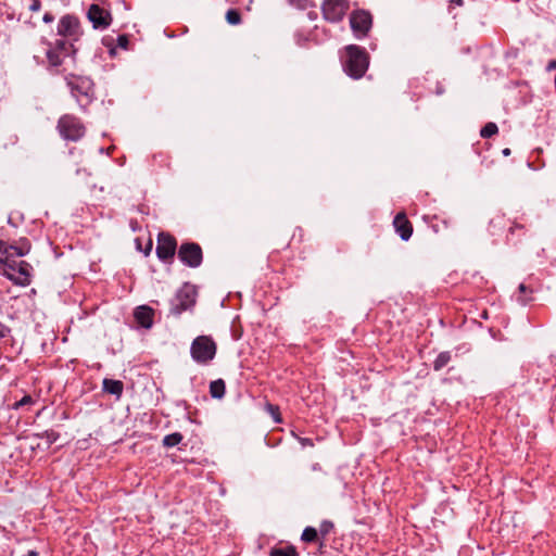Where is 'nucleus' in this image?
<instances>
[{
  "label": "nucleus",
  "mask_w": 556,
  "mask_h": 556,
  "mask_svg": "<svg viewBox=\"0 0 556 556\" xmlns=\"http://www.w3.org/2000/svg\"><path fill=\"white\" fill-rule=\"evenodd\" d=\"M176 240L168 233L161 232L157 237L156 255L160 260L170 261L176 251Z\"/></svg>",
  "instance_id": "11"
},
{
  "label": "nucleus",
  "mask_w": 556,
  "mask_h": 556,
  "mask_svg": "<svg viewBox=\"0 0 556 556\" xmlns=\"http://www.w3.org/2000/svg\"><path fill=\"white\" fill-rule=\"evenodd\" d=\"M396 232L402 240L407 241L413 233V227L404 213H399L393 220Z\"/></svg>",
  "instance_id": "13"
},
{
  "label": "nucleus",
  "mask_w": 556,
  "mask_h": 556,
  "mask_svg": "<svg viewBox=\"0 0 556 556\" xmlns=\"http://www.w3.org/2000/svg\"><path fill=\"white\" fill-rule=\"evenodd\" d=\"M60 135L66 140L76 141L85 135V127L73 115H63L58 123Z\"/></svg>",
  "instance_id": "4"
},
{
  "label": "nucleus",
  "mask_w": 556,
  "mask_h": 556,
  "mask_svg": "<svg viewBox=\"0 0 556 556\" xmlns=\"http://www.w3.org/2000/svg\"><path fill=\"white\" fill-rule=\"evenodd\" d=\"M518 289H519V292L522 294L526 293L528 290V288L525 283H520Z\"/></svg>",
  "instance_id": "36"
},
{
  "label": "nucleus",
  "mask_w": 556,
  "mask_h": 556,
  "mask_svg": "<svg viewBox=\"0 0 556 556\" xmlns=\"http://www.w3.org/2000/svg\"><path fill=\"white\" fill-rule=\"evenodd\" d=\"M210 393L212 397L222 399L225 394V382L222 379L212 381L210 384Z\"/></svg>",
  "instance_id": "17"
},
{
  "label": "nucleus",
  "mask_w": 556,
  "mask_h": 556,
  "mask_svg": "<svg viewBox=\"0 0 556 556\" xmlns=\"http://www.w3.org/2000/svg\"><path fill=\"white\" fill-rule=\"evenodd\" d=\"M179 260L189 267H198L202 263V249L199 244L182 243L178 250Z\"/></svg>",
  "instance_id": "8"
},
{
  "label": "nucleus",
  "mask_w": 556,
  "mask_h": 556,
  "mask_svg": "<svg viewBox=\"0 0 556 556\" xmlns=\"http://www.w3.org/2000/svg\"><path fill=\"white\" fill-rule=\"evenodd\" d=\"M452 2L459 7L463 5V3H464L463 0H452Z\"/></svg>",
  "instance_id": "38"
},
{
  "label": "nucleus",
  "mask_w": 556,
  "mask_h": 556,
  "mask_svg": "<svg viewBox=\"0 0 556 556\" xmlns=\"http://www.w3.org/2000/svg\"><path fill=\"white\" fill-rule=\"evenodd\" d=\"M80 34V25L77 17L70 14L61 17L58 24V35L75 41L78 40Z\"/></svg>",
  "instance_id": "9"
},
{
  "label": "nucleus",
  "mask_w": 556,
  "mask_h": 556,
  "mask_svg": "<svg viewBox=\"0 0 556 556\" xmlns=\"http://www.w3.org/2000/svg\"><path fill=\"white\" fill-rule=\"evenodd\" d=\"M346 52L345 72L353 78H361L368 68L367 53L357 46H349Z\"/></svg>",
  "instance_id": "2"
},
{
  "label": "nucleus",
  "mask_w": 556,
  "mask_h": 556,
  "mask_svg": "<svg viewBox=\"0 0 556 556\" xmlns=\"http://www.w3.org/2000/svg\"><path fill=\"white\" fill-rule=\"evenodd\" d=\"M0 253L5 255V253H9L8 243L3 240H0Z\"/></svg>",
  "instance_id": "29"
},
{
  "label": "nucleus",
  "mask_w": 556,
  "mask_h": 556,
  "mask_svg": "<svg viewBox=\"0 0 556 556\" xmlns=\"http://www.w3.org/2000/svg\"><path fill=\"white\" fill-rule=\"evenodd\" d=\"M350 24L357 38L365 37L371 27V15L366 11H355L351 14Z\"/></svg>",
  "instance_id": "10"
},
{
  "label": "nucleus",
  "mask_w": 556,
  "mask_h": 556,
  "mask_svg": "<svg viewBox=\"0 0 556 556\" xmlns=\"http://www.w3.org/2000/svg\"><path fill=\"white\" fill-rule=\"evenodd\" d=\"M71 87H72V93L75 98H77V100L79 101V94H84L86 97H89V88H79V87H76L74 86L73 84H71Z\"/></svg>",
  "instance_id": "26"
},
{
  "label": "nucleus",
  "mask_w": 556,
  "mask_h": 556,
  "mask_svg": "<svg viewBox=\"0 0 556 556\" xmlns=\"http://www.w3.org/2000/svg\"><path fill=\"white\" fill-rule=\"evenodd\" d=\"M321 9L326 21L337 23L344 17L349 10V4L345 0H326Z\"/></svg>",
  "instance_id": "7"
},
{
  "label": "nucleus",
  "mask_w": 556,
  "mask_h": 556,
  "mask_svg": "<svg viewBox=\"0 0 556 556\" xmlns=\"http://www.w3.org/2000/svg\"><path fill=\"white\" fill-rule=\"evenodd\" d=\"M318 532L315 528L306 527L302 533L301 539L304 542H313L317 539Z\"/></svg>",
  "instance_id": "21"
},
{
  "label": "nucleus",
  "mask_w": 556,
  "mask_h": 556,
  "mask_svg": "<svg viewBox=\"0 0 556 556\" xmlns=\"http://www.w3.org/2000/svg\"><path fill=\"white\" fill-rule=\"evenodd\" d=\"M451 361L450 352H442L438 355L435 361L433 362V368L435 370L442 369L447 363Z\"/></svg>",
  "instance_id": "19"
},
{
  "label": "nucleus",
  "mask_w": 556,
  "mask_h": 556,
  "mask_svg": "<svg viewBox=\"0 0 556 556\" xmlns=\"http://www.w3.org/2000/svg\"><path fill=\"white\" fill-rule=\"evenodd\" d=\"M269 408H270V410H271V415L274 416L275 420H276L277 422H279V421H280V419H279L278 414H277V408H275V407H274V406H271V405L269 406Z\"/></svg>",
  "instance_id": "32"
},
{
  "label": "nucleus",
  "mask_w": 556,
  "mask_h": 556,
  "mask_svg": "<svg viewBox=\"0 0 556 556\" xmlns=\"http://www.w3.org/2000/svg\"><path fill=\"white\" fill-rule=\"evenodd\" d=\"M135 318L144 328H150L153 324V309L149 306H139L135 311Z\"/></svg>",
  "instance_id": "15"
},
{
  "label": "nucleus",
  "mask_w": 556,
  "mask_h": 556,
  "mask_svg": "<svg viewBox=\"0 0 556 556\" xmlns=\"http://www.w3.org/2000/svg\"><path fill=\"white\" fill-rule=\"evenodd\" d=\"M226 20L231 25H238L241 22V16L237 10L230 9L226 13Z\"/></svg>",
  "instance_id": "23"
},
{
  "label": "nucleus",
  "mask_w": 556,
  "mask_h": 556,
  "mask_svg": "<svg viewBox=\"0 0 556 556\" xmlns=\"http://www.w3.org/2000/svg\"><path fill=\"white\" fill-rule=\"evenodd\" d=\"M498 128L494 123H488L480 131L482 138H490L497 132Z\"/></svg>",
  "instance_id": "22"
},
{
  "label": "nucleus",
  "mask_w": 556,
  "mask_h": 556,
  "mask_svg": "<svg viewBox=\"0 0 556 556\" xmlns=\"http://www.w3.org/2000/svg\"><path fill=\"white\" fill-rule=\"evenodd\" d=\"M56 438H58V435H56L55 433H53V432L49 433V434H48V441H49V443L54 442V441L56 440Z\"/></svg>",
  "instance_id": "34"
},
{
  "label": "nucleus",
  "mask_w": 556,
  "mask_h": 556,
  "mask_svg": "<svg viewBox=\"0 0 556 556\" xmlns=\"http://www.w3.org/2000/svg\"><path fill=\"white\" fill-rule=\"evenodd\" d=\"M7 331H8L7 328H4L3 326L0 325V338L5 337Z\"/></svg>",
  "instance_id": "37"
},
{
  "label": "nucleus",
  "mask_w": 556,
  "mask_h": 556,
  "mask_svg": "<svg viewBox=\"0 0 556 556\" xmlns=\"http://www.w3.org/2000/svg\"><path fill=\"white\" fill-rule=\"evenodd\" d=\"M269 556H299L293 546L274 547L269 552Z\"/></svg>",
  "instance_id": "18"
},
{
  "label": "nucleus",
  "mask_w": 556,
  "mask_h": 556,
  "mask_svg": "<svg viewBox=\"0 0 556 556\" xmlns=\"http://www.w3.org/2000/svg\"><path fill=\"white\" fill-rule=\"evenodd\" d=\"M87 16L94 28H106L111 24V14L100 8L98 4H91L88 9Z\"/></svg>",
  "instance_id": "12"
},
{
  "label": "nucleus",
  "mask_w": 556,
  "mask_h": 556,
  "mask_svg": "<svg viewBox=\"0 0 556 556\" xmlns=\"http://www.w3.org/2000/svg\"><path fill=\"white\" fill-rule=\"evenodd\" d=\"M503 153H504V155H508L510 153V150L506 148L503 150Z\"/></svg>",
  "instance_id": "39"
},
{
  "label": "nucleus",
  "mask_w": 556,
  "mask_h": 556,
  "mask_svg": "<svg viewBox=\"0 0 556 556\" xmlns=\"http://www.w3.org/2000/svg\"><path fill=\"white\" fill-rule=\"evenodd\" d=\"M128 43V39L126 36L122 35L118 37V46L122 48H126Z\"/></svg>",
  "instance_id": "30"
},
{
  "label": "nucleus",
  "mask_w": 556,
  "mask_h": 556,
  "mask_svg": "<svg viewBox=\"0 0 556 556\" xmlns=\"http://www.w3.org/2000/svg\"><path fill=\"white\" fill-rule=\"evenodd\" d=\"M181 440H182V435L179 432H174V433L166 435L163 439V444L166 447H173V446H176L177 444H179L181 442Z\"/></svg>",
  "instance_id": "20"
},
{
  "label": "nucleus",
  "mask_w": 556,
  "mask_h": 556,
  "mask_svg": "<svg viewBox=\"0 0 556 556\" xmlns=\"http://www.w3.org/2000/svg\"><path fill=\"white\" fill-rule=\"evenodd\" d=\"M3 261H4V258H2V257H1V258H0V270L2 269V266H3V264H4V262H3Z\"/></svg>",
  "instance_id": "40"
},
{
  "label": "nucleus",
  "mask_w": 556,
  "mask_h": 556,
  "mask_svg": "<svg viewBox=\"0 0 556 556\" xmlns=\"http://www.w3.org/2000/svg\"><path fill=\"white\" fill-rule=\"evenodd\" d=\"M288 2L290 5L299 10H305L312 7V0H288Z\"/></svg>",
  "instance_id": "24"
},
{
  "label": "nucleus",
  "mask_w": 556,
  "mask_h": 556,
  "mask_svg": "<svg viewBox=\"0 0 556 556\" xmlns=\"http://www.w3.org/2000/svg\"><path fill=\"white\" fill-rule=\"evenodd\" d=\"M195 290L190 285H185L178 290L170 307V313L180 315L184 311L192 307L195 302Z\"/></svg>",
  "instance_id": "5"
},
{
  "label": "nucleus",
  "mask_w": 556,
  "mask_h": 556,
  "mask_svg": "<svg viewBox=\"0 0 556 556\" xmlns=\"http://www.w3.org/2000/svg\"><path fill=\"white\" fill-rule=\"evenodd\" d=\"M33 403H34L33 397L30 395H25L20 401L14 403L13 408L18 409L25 405H31Z\"/></svg>",
  "instance_id": "25"
},
{
  "label": "nucleus",
  "mask_w": 556,
  "mask_h": 556,
  "mask_svg": "<svg viewBox=\"0 0 556 556\" xmlns=\"http://www.w3.org/2000/svg\"><path fill=\"white\" fill-rule=\"evenodd\" d=\"M74 53V46L70 40L58 39L53 47L47 51V59L50 65L59 66L62 64L64 58Z\"/></svg>",
  "instance_id": "6"
},
{
  "label": "nucleus",
  "mask_w": 556,
  "mask_h": 556,
  "mask_svg": "<svg viewBox=\"0 0 556 556\" xmlns=\"http://www.w3.org/2000/svg\"><path fill=\"white\" fill-rule=\"evenodd\" d=\"M41 9V2L40 0H33L30 5H29V10L31 12H37Z\"/></svg>",
  "instance_id": "28"
},
{
  "label": "nucleus",
  "mask_w": 556,
  "mask_h": 556,
  "mask_svg": "<svg viewBox=\"0 0 556 556\" xmlns=\"http://www.w3.org/2000/svg\"><path fill=\"white\" fill-rule=\"evenodd\" d=\"M333 528V523L331 521L325 520L320 523L319 532L323 536H326Z\"/></svg>",
  "instance_id": "27"
},
{
  "label": "nucleus",
  "mask_w": 556,
  "mask_h": 556,
  "mask_svg": "<svg viewBox=\"0 0 556 556\" xmlns=\"http://www.w3.org/2000/svg\"><path fill=\"white\" fill-rule=\"evenodd\" d=\"M9 253L3 258L14 260V256H24L30 251V243L26 239L20 240L17 244H8Z\"/></svg>",
  "instance_id": "14"
},
{
  "label": "nucleus",
  "mask_w": 556,
  "mask_h": 556,
  "mask_svg": "<svg viewBox=\"0 0 556 556\" xmlns=\"http://www.w3.org/2000/svg\"><path fill=\"white\" fill-rule=\"evenodd\" d=\"M531 299L530 298H526V296H519L518 298V301L521 303V304H527Z\"/></svg>",
  "instance_id": "35"
},
{
  "label": "nucleus",
  "mask_w": 556,
  "mask_h": 556,
  "mask_svg": "<svg viewBox=\"0 0 556 556\" xmlns=\"http://www.w3.org/2000/svg\"><path fill=\"white\" fill-rule=\"evenodd\" d=\"M42 20H43V22H45V23H52V22H53V20H54V17H53V15H52L51 13H46V14L43 15V18H42Z\"/></svg>",
  "instance_id": "31"
},
{
  "label": "nucleus",
  "mask_w": 556,
  "mask_h": 556,
  "mask_svg": "<svg viewBox=\"0 0 556 556\" xmlns=\"http://www.w3.org/2000/svg\"><path fill=\"white\" fill-rule=\"evenodd\" d=\"M216 354V344L212 338L200 336L191 344V356L200 364H206L214 358Z\"/></svg>",
  "instance_id": "3"
},
{
  "label": "nucleus",
  "mask_w": 556,
  "mask_h": 556,
  "mask_svg": "<svg viewBox=\"0 0 556 556\" xmlns=\"http://www.w3.org/2000/svg\"><path fill=\"white\" fill-rule=\"evenodd\" d=\"M547 71L556 70V60H552L546 67Z\"/></svg>",
  "instance_id": "33"
},
{
  "label": "nucleus",
  "mask_w": 556,
  "mask_h": 556,
  "mask_svg": "<svg viewBox=\"0 0 556 556\" xmlns=\"http://www.w3.org/2000/svg\"><path fill=\"white\" fill-rule=\"evenodd\" d=\"M1 273L15 285L26 287L30 283L31 266L24 262H16L15 260L4 258Z\"/></svg>",
  "instance_id": "1"
},
{
  "label": "nucleus",
  "mask_w": 556,
  "mask_h": 556,
  "mask_svg": "<svg viewBox=\"0 0 556 556\" xmlns=\"http://www.w3.org/2000/svg\"><path fill=\"white\" fill-rule=\"evenodd\" d=\"M102 384L104 392L113 394L117 399L122 396L124 390V384L122 381L105 378Z\"/></svg>",
  "instance_id": "16"
}]
</instances>
